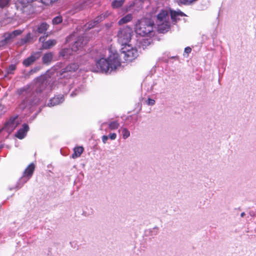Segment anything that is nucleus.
<instances>
[{
    "label": "nucleus",
    "instance_id": "nucleus-1",
    "mask_svg": "<svg viewBox=\"0 0 256 256\" xmlns=\"http://www.w3.org/2000/svg\"><path fill=\"white\" fill-rule=\"evenodd\" d=\"M48 80L45 76H41L36 78L35 82L24 86L17 90L20 102L18 108L22 110L31 109L40 104V96H46L48 93L52 90V85H47Z\"/></svg>",
    "mask_w": 256,
    "mask_h": 256
},
{
    "label": "nucleus",
    "instance_id": "nucleus-2",
    "mask_svg": "<svg viewBox=\"0 0 256 256\" xmlns=\"http://www.w3.org/2000/svg\"><path fill=\"white\" fill-rule=\"evenodd\" d=\"M110 54L107 58L101 57L96 58V68L94 70L96 72L108 74L115 71L121 66V59L118 53L112 50H109Z\"/></svg>",
    "mask_w": 256,
    "mask_h": 256
},
{
    "label": "nucleus",
    "instance_id": "nucleus-3",
    "mask_svg": "<svg viewBox=\"0 0 256 256\" xmlns=\"http://www.w3.org/2000/svg\"><path fill=\"white\" fill-rule=\"evenodd\" d=\"M186 16V14L182 12L170 10V14L166 10H162L157 14L156 24L158 30L160 33L167 32L170 26V17L172 22L176 23L179 20L178 16Z\"/></svg>",
    "mask_w": 256,
    "mask_h": 256
},
{
    "label": "nucleus",
    "instance_id": "nucleus-4",
    "mask_svg": "<svg viewBox=\"0 0 256 256\" xmlns=\"http://www.w3.org/2000/svg\"><path fill=\"white\" fill-rule=\"evenodd\" d=\"M154 22L148 18H142L136 24V32L142 36H151L153 30Z\"/></svg>",
    "mask_w": 256,
    "mask_h": 256
},
{
    "label": "nucleus",
    "instance_id": "nucleus-5",
    "mask_svg": "<svg viewBox=\"0 0 256 256\" xmlns=\"http://www.w3.org/2000/svg\"><path fill=\"white\" fill-rule=\"evenodd\" d=\"M132 29L129 26H126L120 28L118 32V40L122 46L129 44L132 34Z\"/></svg>",
    "mask_w": 256,
    "mask_h": 256
},
{
    "label": "nucleus",
    "instance_id": "nucleus-6",
    "mask_svg": "<svg viewBox=\"0 0 256 256\" xmlns=\"http://www.w3.org/2000/svg\"><path fill=\"white\" fill-rule=\"evenodd\" d=\"M22 30H16L12 32H6L2 36V39L0 40V48H4L8 44L11 43L12 40L16 36L20 35Z\"/></svg>",
    "mask_w": 256,
    "mask_h": 256
},
{
    "label": "nucleus",
    "instance_id": "nucleus-7",
    "mask_svg": "<svg viewBox=\"0 0 256 256\" xmlns=\"http://www.w3.org/2000/svg\"><path fill=\"white\" fill-rule=\"evenodd\" d=\"M121 52L124 54V60L126 61H132L138 56L137 50L129 44L122 46L121 48Z\"/></svg>",
    "mask_w": 256,
    "mask_h": 256
},
{
    "label": "nucleus",
    "instance_id": "nucleus-8",
    "mask_svg": "<svg viewBox=\"0 0 256 256\" xmlns=\"http://www.w3.org/2000/svg\"><path fill=\"white\" fill-rule=\"evenodd\" d=\"M84 90V86L78 83V80H75L73 83L70 85L69 91H72L70 96L74 97Z\"/></svg>",
    "mask_w": 256,
    "mask_h": 256
},
{
    "label": "nucleus",
    "instance_id": "nucleus-9",
    "mask_svg": "<svg viewBox=\"0 0 256 256\" xmlns=\"http://www.w3.org/2000/svg\"><path fill=\"white\" fill-rule=\"evenodd\" d=\"M17 116L10 117L5 123L4 128L8 132H12L18 124Z\"/></svg>",
    "mask_w": 256,
    "mask_h": 256
},
{
    "label": "nucleus",
    "instance_id": "nucleus-10",
    "mask_svg": "<svg viewBox=\"0 0 256 256\" xmlns=\"http://www.w3.org/2000/svg\"><path fill=\"white\" fill-rule=\"evenodd\" d=\"M40 56V52H34L32 53L30 56L23 60L22 64L26 67H28L33 64L36 60L39 59Z\"/></svg>",
    "mask_w": 256,
    "mask_h": 256
},
{
    "label": "nucleus",
    "instance_id": "nucleus-11",
    "mask_svg": "<svg viewBox=\"0 0 256 256\" xmlns=\"http://www.w3.org/2000/svg\"><path fill=\"white\" fill-rule=\"evenodd\" d=\"M85 44L86 42H84V38L78 37L77 40L72 45L71 48L73 52H76L81 50Z\"/></svg>",
    "mask_w": 256,
    "mask_h": 256
},
{
    "label": "nucleus",
    "instance_id": "nucleus-12",
    "mask_svg": "<svg viewBox=\"0 0 256 256\" xmlns=\"http://www.w3.org/2000/svg\"><path fill=\"white\" fill-rule=\"evenodd\" d=\"M44 36H40L39 38V41L42 42V47L44 49L48 50L54 46L56 44V40H49L47 41L44 42Z\"/></svg>",
    "mask_w": 256,
    "mask_h": 256
},
{
    "label": "nucleus",
    "instance_id": "nucleus-13",
    "mask_svg": "<svg viewBox=\"0 0 256 256\" xmlns=\"http://www.w3.org/2000/svg\"><path fill=\"white\" fill-rule=\"evenodd\" d=\"M29 130L28 126L24 124H22V126L20 128L16 134L15 136L19 139H23L26 135L28 132Z\"/></svg>",
    "mask_w": 256,
    "mask_h": 256
},
{
    "label": "nucleus",
    "instance_id": "nucleus-14",
    "mask_svg": "<svg viewBox=\"0 0 256 256\" xmlns=\"http://www.w3.org/2000/svg\"><path fill=\"white\" fill-rule=\"evenodd\" d=\"M62 95H58L51 98L48 104V106H54L62 103L64 101Z\"/></svg>",
    "mask_w": 256,
    "mask_h": 256
},
{
    "label": "nucleus",
    "instance_id": "nucleus-15",
    "mask_svg": "<svg viewBox=\"0 0 256 256\" xmlns=\"http://www.w3.org/2000/svg\"><path fill=\"white\" fill-rule=\"evenodd\" d=\"M29 180V178L26 176H22L17 182L14 186H10L9 188L10 190H18L23 185Z\"/></svg>",
    "mask_w": 256,
    "mask_h": 256
},
{
    "label": "nucleus",
    "instance_id": "nucleus-16",
    "mask_svg": "<svg viewBox=\"0 0 256 256\" xmlns=\"http://www.w3.org/2000/svg\"><path fill=\"white\" fill-rule=\"evenodd\" d=\"M104 20V17L102 16V14H100L96 18L93 20L88 22L86 24L87 28L90 29Z\"/></svg>",
    "mask_w": 256,
    "mask_h": 256
},
{
    "label": "nucleus",
    "instance_id": "nucleus-17",
    "mask_svg": "<svg viewBox=\"0 0 256 256\" xmlns=\"http://www.w3.org/2000/svg\"><path fill=\"white\" fill-rule=\"evenodd\" d=\"M78 68V65L77 64L72 63L68 65L64 68L61 70L60 74L62 75L64 73L68 72H75Z\"/></svg>",
    "mask_w": 256,
    "mask_h": 256
},
{
    "label": "nucleus",
    "instance_id": "nucleus-18",
    "mask_svg": "<svg viewBox=\"0 0 256 256\" xmlns=\"http://www.w3.org/2000/svg\"><path fill=\"white\" fill-rule=\"evenodd\" d=\"M72 54H73V51L71 48H63L60 52V56L65 59L68 58Z\"/></svg>",
    "mask_w": 256,
    "mask_h": 256
},
{
    "label": "nucleus",
    "instance_id": "nucleus-19",
    "mask_svg": "<svg viewBox=\"0 0 256 256\" xmlns=\"http://www.w3.org/2000/svg\"><path fill=\"white\" fill-rule=\"evenodd\" d=\"M53 53L52 52H48L44 54L42 58V62L45 64H49L52 60Z\"/></svg>",
    "mask_w": 256,
    "mask_h": 256
},
{
    "label": "nucleus",
    "instance_id": "nucleus-20",
    "mask_svg": "<svg viewBox=\"0 0 256 256\" xmlns=\"http://www.w3.org/2000/svg\"><path fill=\"white\" fill-rule=\"evenodd\" d=\"M34 165L33 164H30L25 170L22 176H26L30 179L34 172Z\"/></svg>",
    "mask_w": 256,
    "mask_h": 256
},
{
    "label": "nucleus",
    "instance_id": "nucleus-21",
    "mask_svg": "<svg viewBox=\"0 0 256 256\" xmlns=\"http://www.w3.org/2000/svg\"><path fill=\"white\" fill-rule=\"evenodd\" d=\"M84 148L82 146H76L74 148V153L72 155V158H76L80 156L83 152Z\"/></svg>",
    "mask_w": 256,
    "mask_h": 256
},
{
    "label": "nucleus",
    "instance_id": "nucleus-22",
    "mask_svg": "<svg viewBox=\"0 0 256 256\" xmlns=\"http://www.w3.org/2000/svg\"><path fill=\"white\" fill-rule=\"evenodd\" d=\"M48 26H49L46 22H42L38 26L37 32L39 34H45L46 31L48 30Z\"/></svg>",
    "mask_w": 256,
    "mask_h": 256
},
{
    "label": "nucleus",
    "instance_id": "nucleus-23",
    "mask_svg": "<svg viewBox=\"0 0 256 256\" xmlns=\"http://www.w3.org/2000/svg\"><path fill=\"white\" fill-rule=\"evenodd\" d=\"M132 14H129L125 16H124L121 18L118 22L119 25H122L124 24H126L132 20Z\"/></svg>",
    "mask_w": 256,
    "mask_h": 256
},
{
    "label": "nucleus",
    "instance_id": "nucleus-24",
    "mask_svg": "<svg viewBox=\"0 0 256 256\" xmlns=\"http://www.w3.org/2000/svg\"><path fill=\"white\" fill-rule=\"evenodd\" d=\"M32 38V34L30 32H28L24 38L20 39L18 44L19 46H23L29 42Z\"/></svg>",
    "mask_w": 256,
    "mask_h": 256
},
{
    "label": "nucleus",
    "instance_id": "nucleus-25",
    "mask_svg": "<svg viewBox=\"0 0 256 256\" xmlns=\"http://www.w3.org/2000/svg\"><path fill=\"white\" fill-rule=\"evenodd\" d=\"M125 2L126 0H114L112 2L111 6L114 9L118 8L124 5Z\"/></svg>",
    "mask_w": 256,
    "mask_h": 256
},
{
    "label": "nucleus",
    "instance_id": "nucleus-26",
    "mask_svg": "<svg viewBox=\"0 0 256 256\" xmlns=\"http://www.w3.org/2000/svg\"><path fill=\"white\" fill-rule=\"evenodd\" d=\"M119 132H121L122 138L124 140L130 136V132L126 128H121L119 130Z\"/></svg>",
    "mask_w": 256,
    "mask_h": 256
},
{
    "label": "nucleus",
    "instance_id": "nucleus-27",
    "mask_svg": "<svg viewBox=\"0 0 256 256\" xmlns=\"http://www.w3.org/2000/svg\"><path fill=\"white\" fill-rule=\"evenodd\" d=\"M108 125L110 130H115L118 128L120 124L117 120H114L108 123Z\"/></svg>",
    "mask_w": 256,
    "mask_h": 256
},
{
    "label": "nucleus",
    "instance_id": "nucleus-28",
    "mask_svg": "<svg viewBox=\"0 0 256 256\" xmlns=\"http://www.w3.org/2000/svg\"><path fill=\"white\" fill-rule=\"evenodd\" d=\"M10 0H0V8H8L10 5Z\"/></svg>",
    "mask_w": 256,
    "mask_h": 256
},
{
    "label": "nucleus",
    "instance_id": "nucleus-29",
    "mask_svg": "<svg viewBox=\"0 0 256 256\" xmlns=\"http://www.w3.org/2000/svg\"><path fill=\"white\" fill-rule=\"evenodd\" d=\"M16 69V66L15 64H10L8 66V67L6 68V73L7 74H14V71Z\"/></svg>",
    "mask_w": 256,
    "mask_h": 256
},
{
    "label": "nucleus",
    "instance_id": "nucleus-30",
    "mask_svg": "<svg viewBox=\"0 0 256 256\" xmlns=\"http://www.w3.org/2000/svg\"><path fill=\"white\" fill-rule=\"evenodd\" d=\"M159 229L157 226H155L149 230V232L151 236H156L158 233Z\"/></svg>",
    "mask_w": 256,
    "mask_h": 256
},
{
    "label": "nucleus",
    "instance_id": "nucleus-31",
    "mask_svg": "<svg viewBox=\"0 0 256 256\" xmlns=\"http://www.w3.org/2000/svg\"><path fill=\"white\" fill-rule=\"evenodd\" d=\"M136 1L137 0L130 2L128 3V4L126 7V11L128 12L131 10V9L134 6Z\"/></svg>",
    "mask_w": 256,
    "mask_h": 256
},
{
    "label": "nucleus",
    "instance_id": "nucleus-32",
    "mask_svg": "<svg viewBox=\"0 0 256 256\" xmlns=\"http://www.w3.org/2000/svg\"><path fill=\"white\" fill-rule=\"evenodd\" d=\"M62 18L60 16H57L54 18L52 20L54 24H58L62 22Z\"/></svg>",
    "mask_w": 256,
    "mask_h": 256
},
{
    "label": "nucleus",
    "instance_id": "nucleus-33",
    "mask_svg": "<svg viewBox=\"0 0 256 256\" xmlns=\"http://www.w3.org/2000/svg\"><path fill=\"white\" fill-rule=\"evenodd\" d=\"M76 7L78 10H80L86 8V2H84L82 3L78 2L76 4Z\"/></svg>",
    "mask_w": 256,
    "mask_h": 256
},
{
    "label": "nucleus",
    "instance_id": "nucleus-34",
    "mask_svg": "<svg viewBox=\"0 0 256 256\" xmlns=\"http://www.w3.org/2000/svg\"><path fill=\"white\" fill-rule=\"evenodd\" d=\"M56 0H40V2L46 6H49Z\"/></svg>",
    "mask_w": 256,
    "mask_h": 256
},
{
    "label": "nucleus",
    "instance_id": "nucleus-35",
    "mask_svg": "<svg viewBox=\"0 0 256 256\" xmlns=\"http://www.w3.org/2000/svg\"><path fill=\"white\" fill-rule=\"evenodd\" d=\"M40 70V68L39 66H36L32 68L29 74H32L34 73H36L38 72Z\"/></svg>",
    "mask_w": 256,
    "mask_h": 256
},
{
    "label": "nucleus",
    "instance_id": "nucleus-36",
    "mask_svg": "<svg viewBox=\"0 0 256 256\" xmlns=\"http://www.w3.org/2000/svg\"><path fill=\"white\" fill-rule=\"evenodd\" d=\"M155 100L150 98H148L146 101V104L148 106H154L155 104Z\"/></svg>",
    "mask_w": 256,
    "mask_h": 256
},
{
    "label": "nucleus",
    "instance_id": "nucleus-37",
    "mask_svg": "<svg viewBox=\"0 0 256 256\" xmlns=\"http://www.w3.org/2000/svg\"><path fill=\"white\" fill-rule=\"evenodd\" d=\"M108 136V138L111 140H114L116 138V134L114 132L110 133Z\"/></svg>",
    "mask_w": 256,
    "mask_h": 256
},
{
    "label": "nucleus",
    "instance_id": "nucleus-38",
    "mask_svg": "<svg viewBox=\"0 0 256 256\" xmlns=\"http://www.w3.org/2000/svg\"><path fill=\"white\" fill-rule=\"evenodd\" d=\"M111 12L109 11H106V12H104L103 14H102V16L104 17V20L108 17L110 14Z\"/></svg>",
    "mask_w": 256,
    "mask_h": 256
},
{
    "label": "nucleus",
    "instance_id": "nucleus-39",
    "mask_svg": "<svg viewBox=\"0 0 256 256\" xmlns=\"http://www.w3.org/2000/svg\"><path fill=\"white\" fill-rule=\"evenodd\" d=\"M108 138V136L104 135L102 137V142H103V143L106 144V142Z\"/></svg>",
    "mask_w": 256,
    "mask_h": 256
},
{
    "label": "nucleus",
    "instance_id": "nucleus-40",
    "mask_svg": "<svg viewBox=\"0 0 256 256\" xmlns=\"http://www.w3.org/2000/svg\"><path fill=\"white\" fill-rule=\"evenodd\" d=\"M192 51V48L190 47H186L184 49V52L188 54H190Z\"/></svg>",
    "mask_w": 256,
    "mask_h": 256
},
{
    "label": "nucleus",
    "instance_id": "nucleus-41",
    "mask_svg": "<svg viewBox=\"0 0 256 256\" xmlns=\"http://www.w3.org/2000/svg\"><path fill=\"white\" fill-rule=\"evenodd\" d=\"M107 124L106 122H104L102 123V124H101V126H100V129L101 130H103L104 128V126L105 124Z\"/></svg>",
    "mask_w": 256,
    "mask_h": 256
},
{
    "label": "nucleus",
    "instance_id": "nucleus-42",
    "mask_svg": "<svg viewBox=\"0 0 256 256\" xmlns=\"http://www.w3.org/2000/svg\"><path fill=\"white\" fill-rule=\"evenodd\" d=\"M245 214H245V212H242V213H241V214H240V216H241V217H244V216H245Z\"/></svg>",
    "mask_w": 256,
    "mask_h": 256
}]
</instances>
